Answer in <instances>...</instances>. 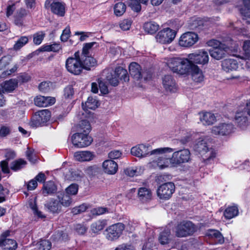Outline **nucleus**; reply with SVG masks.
Wrapping results in <instances>:
<instances>
[{
  "label": "nucleus",
  "instance_id": "nucleus-63",
  "mask_svg": "<svg viewBox=\"0 0 250 250\" xmlns=\"http://www.w3.org/2000/svg\"><path fill=\"white\" fill-rule=\"evenodd\" d=\"M71 32L70 28L66 27L62 31L61 36V40L63 42H66L70 37Z\"/></svg>",
  "mask_w": 250,
  "mask_h": 250
},
{
  "label": "nucleus",
  "instance_id": "nucleus-28",
  "mask_svg": "<svg viewBox=\"0 0 250 250\" xmlns=\"http://www.w3.org/2000/svg\"><path fill=\"white\" fill-rule=\"evenodd\" d=\"M189 72L191 73L192 80L196 83H200L204 80L202 71L196 65L191 64Z\"/></svg>",
  "mask_w": 250,
  "mask_h": 250
},
{
  "label": "nucleus",
  "instance_id": "nucleus-7",
  "mask_svg": "<svg viewBox=\"0 0 250 250\" xmlns=\"http://www.w3.org/2000/svg\"><path fill=\"white\" fill-rule=\"evenodd\" d=\"M196 230L197 228L192 222L184 220L175 226L174 233L177 237H187L192 235Z\"/></svg>",
  "mask_w": 250,
  "mask_h": 250
},
{
  "label": "nucleus",
  "instance_id": "nucleus-55",
  "mask_svg": "<svg viewBox=\"0 0 250 250\" xmlns=\"http://www.w3.org/2000/svg\"><path fill=\"white\" fill-rule=\"evenodd\" d=\"M128 6L134 11L139 12L141 9V6L138 0H128Z\"/></svg>",
  "mask_w": 250,
  "mask_h": 250
},
{
  "label": "nucleus",
  "instance_id": "nucleus-8",
  "mask_svg": "<svg viewBox=\"0 0 250 250\" xmlns=\"http://www.w3.org/2000/svg\"><path fill=\"white\" fill-rule=\"evenodd\" d=\"M190 159V152L188 149L175 151L172 154V167H177L182 164L188 163Z\"/></svg>",
  "mask_w": 250,
  "mask_h": 250
},
{
  "label": "nucleus",
  "instance_id": "nucleus-54",
  "mask_svg": "<svg viewBox=\"0 0 250 250\" xmlns=\"http://www.w3.org/2000/svg\"><path fill=\"white\" fill-rule=\"evenodd\" d=\"M12 61V57L10 55L3 56L0 60V70L5 68Z\"/></svg>",
  "mask_w": 250,
  "mask_h": 250
},
{
  "label": "nucleus",
  "instance_id": "nucleus-49",
  "mask_svg": "<svg viewBox=\"0 0 250 250\" xmlns=\"http://www.w3.org/2000/svg\"><path fill=\"white\" fill-rule=\"evenodd\" d=\"M126 6L123 2L116 3L114 7V14L117 16H122L125 11Z\"/></svg>",
  "mask_w": 250,
  "mask_h": 250
},
{
  "label": "nucleus",
  "instance_id": "nucleus-45",
  "mask_svg": "<svg viewBox=\"0 0 250 250\" xmlns=\"http://www.w3.org/2000/svg\"><path fill=\"white\" fill-rule=\"evenodd\" d=\"M26 162L22 159L14 161L10 165V168L15 171H18L24 167L26 165Z\"/></svg>",
  "mask_w": 250,
  "mask_h": 250
},
{
  "label": "nucleus",
  "instance_id": "nucleus-40",
  "mask_svg": "<svg viewBox=\"0 0 250 250\" xmlns=\"http://www.w3.org/2000/svg\"><path fill=\"white\" fill-rule=\"evenodd\" d=\"M58 201L60 205L65 207L70 206L72 203V199L70 196L66 193H60L58 196Z\"/></svg>",
  "mask_w": 250,
  "mask_h": 250
},
{
  "label": "nucleus",
  "instance_id": "nucleus-3",
  "mask_svg": "<svg viewBox=\"0 0 250 250\" xmlns=\"http://www.w3.org/2000/svg\"><path fill=\"white\" fill-rule=\"evenodd\" d=\"M103 78L110 85L116 86L119 84V79L124 82L129 81V76L127 70L122 67L116 68L114 71L109 69H104L102 73Z\"/></svg>",
  "mask_w": 250,
  "mask_h": 250
},
{
  "label": "nucleus",
  "instance_id": "nucleus-32",
  "mask_svg": "<svg viewBox=\"0 0 250 250\" xmlns=\"http://www.w3.org/2000/svg\"><path fill=\"white\" fill-rule=\"evenodd\" d=\"M105 220H99L92 223L90 226V230L92 233L99 234L106 226Z\"/></svg>",
  "mask_w": 250,
  "mask_h": 250
},
{
  "label": "nucleus",
  "instance_id": "nucleus-47",
  "mask_svg": "<svg viewBox=\"0 0 250 250\" xmlns=\"http://www.w3.org/2000/svg\"><path fill=\"white\" fill-rule=\"evenodd\" d=\"M28 42V38L26 36L21 37L16 42L13 46L14 50H20L21 47L24 46Z\"/></svg>",
  "mask_w": 250,
  "mask_h": 250
},
{
  "label": "nucleus",
  "instance_id": "nucleus-26",
  "mask_svg": "<svg viewBox=\"0 0 250 250\" xmlns=\"http://www.w3.org/2000/svg\"><path fill=\"white\" fill-rule=\"evenodd\" d=\"M18 244L11 239H0V250H16Z\"/></svg>",
  "mask_w": 250,
  "mask_h": 250
},
{
  "label": "nucleus",
  "instance_id": "nucleus-30",
  "mask_svg": "<svg viewBox=\"0 0 250 250\" xmlns=\"http://www.w3.org/2000/svg\"><path fill=\"white\" fill-rule=\"evenodd\" d=\"M48 211L52 213H59L62 209V206L58 200H51L45 204Z\"/></svg>",
  "mask_w": 250,
  "mask_h": 250
},
{
  "label": "nucleus",
  "instance_id": "nucleus-46",
  "mask_svg": "<svg viewBox=\"0 0 250 250\" xmlns=\"http://www.w3.org/2000/svg\"><path fill=\"white\" fill-rule=\"evenodd\" d=\"M51 243L47 240H42L36 244L37 250H50L51 248Z\"/></svg>",
  "mask_w": 250,
  "mask_h": 250
},
{
  "label": "nucleus",
  "instance_id": "nucleus-36",
  "mask_svg": "<svg viewBox=\"0 0 250 250\" xmlns=\"http://www.w3.org/2000/svg\"><path fill=\"white\" fill-rule=\"evenodd\" d=\"M138 195L142 201L146 202L151 199L152 193L149 188L143 187L139 188Z\"/></svg>",
  "mask_w": 250,
  "mask_h": 250
},
{
  "label": "nucleus",
  "instance_id": "nucleus-17",
  "mask_svg": "<svg viewBox=\"0 0 250 250\" xmlns=\"http://www.w3.org/2000/svg\"><path fill=\"white\" fill-rule=\"evenodd\" d=\"M46 8H50L51 12L58 16L63 17L65 14V6L62 2L52 0H47L45 3Z\"/></svg>",
  "mask_w": 250,
  "mask_h": 250
},
{
  "label": "nucleus",
  "instance_id": "nucleus-64",
  "mask_svg": "<svg viewBox=\"0 0 250 250\" xmlns=\"http://www.w3.org/2000/svg\"><path fill=\"white\" fill-rule=\"evenodd\" d=\"M131 24V21L129 20H124L120 23V27L123 30H129Z\"/></svg>",
  "mask_w": 250,
  "mask_h": 250
},
{
  "label": "nucleus",
  "instance_id": "nucleus-2",
  "mask_svg": "<svg viewBox=\"0 0 250 250\" xmlns=\"http://www.w3.org/2000/svg\"><path fill=\"white\" fill-rule=\"evenodd\" d=\"M194 149L201 155L206 164L212 163L216 155L215 150L208 144L206 137H200L196 140Z\"/></svg>",
  "mask_w": 250,
  "mask_h": 250
},
{
  "label": "nucleus",
  "instance_id": "nucleus-58",
  "mask_svg": "<svg viewBox=\"0 0 250 250\" xmlns=\"http://www.w3.org/2000/svg\"><path fill=\"white\" fill-rule=\"evenodd\" d=\"M45 36V34L43 32H39L36 33L33 35V42L35 44L37 45L40 44L44 37Z\"/></svg>",
  "mask_w": 250,
  "mask_h": 250
},
{
  "label": "nucleus",
  "instance_id": "nucleus-50",
  "mask_svg": "<svg viewBox=\"0 0 250 250\" xmlns=\"http://www.w3.org/2000/svg\"><path fill=\"white\" fill-rule=\"evenodd\" d=\"M243 50L244 55L242 59L250 60V40H247L244 42Z\"/></svg>",
  "mask_w": 250,
  "mask_h": 250
},
{
  "label": "nucleus",
  "instance_id": "nucleus-60",
  "mask_svg": "<svg viewBox=\"0 0 250 250\" xmlns=\"http://www.w3.org/2000/svg\"><path fill=\"white\" fill-rule=\"evenodd\" d=\"M78 190V186L76 184H71L66 189V194L69 195H75L77 193Z\"/></svg>",
  "mask_w": 250,
  "mask_h": 250
},
{
  "label": "nucleus",
  "instance_id": "nucleus-9",
  "mask_svg": "<svg viewBox=\"0 0 250 250\" xmlns=\"http://www.w3.org/2000/svg\"><path fill=\"white\" fill-rule=\"evenodd\" d=\"M125 225L118 223L109 226L105 230V237L110 241L117 240L122 234L125 229Z\"/></svg>",
  "mask_w": 250,
  "mask_h": 250
},
{
  "label": "nucleus",
  "instance_id": "nucleus-13",
  "mask_svg": "<svg viewBox=\"0 0 250 250\" xmlns=\"http://www.w3.org/2000/svg\"><path fill=\"white\" fill-rule=\"evenodd\" d=\"M175 189L172 182H167L160 186L157 190V196L162 200H168L172 196Z\"/></svg>",
  "mask_w": 250,
  "mask_h": 250
},
{
  "label": "nucleus",
  "instance_id": "nucleus-25",
  "mask_svg": "<svg viewBox=\"0 0 250 250\" xmlns=\"http://www.w3.org/2000/svg\"><path fill=\"white\" fill-rule=\"evenodd\" d=\"M200 120L204 125H211L216 121L215 115L210 112H203L199 114Z\"/></svg>",
  "mask_w": 250,
  "mask_h": 250
},
{
  "label": "nucleus",
  "instance_id": "nucleus-41",
  "mask_svg": "<svg viewBox=\"0 0 250 250\" xmlns=\"http://www.w3.org/2000/svg\"><path fill=\"white\" fill-rule=\"evenodd\" d=\"M170 229H165L159 234L158 237L159 243L162 245H166L168 244L170 240Z\"/></svg>",
  "mask_w": 250,
  "mask_h": 250
},
{
  "label": "nucleus",
  "instance_id": "nucleus-61",
  "mask_svg": "<svg viewBox=\"0 0 250 250\" xmlns=\"http://www.w3.org/2000/svg\"><path fill=\"white\" fill-rule=\"evenodd\" d=\"M67 235L62 231H58L53 235V239L56 241H63L67 239Z\"/></svg>",
  "mask_w": 250,
  "mask_h": 250
},
{
  "label": "nucleus",
  "instance_id": "nucleus-4",
  "mask_svg": "<svg viewBox=\"0 0 250 250\" xmlns=\"http://www.w3.org/2000/svg\"><path fill=\"white\" fill-rule=\"evenodd\" d=\"M149 146L140 144L133 146L131 149V153L132 155L137 157H146L149 155H159L166 153H170L174 151V149L169 147H164L154 149L149 151Z\"/></svg>",
  "mask_w": 250,
  "mask_h": 250
},
{
  "label": "nucleus",
  "instance_id": "nucleus-20",
  "mask_svg": "<svg viewBox=\"0 0 250 250\" xmlns=\"http://www.w3.org/2000/svg\"><path fill=\"white\" fill-rule=\"evenodd\" d=\"M152 165L160 169H165L169 167H172L171 158H168L163 156L158 157L157 159L151 162Z\"/></svg>",
  "mask_w": 250,
  "mask_h": 250
},
{
  "label": "nucleus",
  "instance_id": "nucleus-52",
  "mask_svg": "<svg viewBox=\"0 0 250 250\" xmlns=\"http://www.w3.org/2000/svg\"><path fill=\"white\" fill-rule=\"evenodd\" d=\"M89 208V205L86 204H83L79 206H77L72 208L71 209V212L74 215H77L84 212Z\"/></svg>",
  "mask_w": 250,
  "mask_h": 250
},
{
  "label": "nucleus",
  "instance_id": "nucleus-29",
  "mask_svg": "<svg viewBox=\"0 0 250 250\" xmlns=\"http://www.w3.org/2000/svg\"><path fill=\"white\" fill-rule=\"evenodd\" d=\"M6 160L2 161L0 162V167L1 170L4 173H9L10 172L8 167V163L7 160L14 159L16 157L15 151L12 150H7L5 153Z\"/></svg>",
  "mask_w": 250,
  "mask_h": 250
},
{
  "label": "nucleus",
  "instance_id": "nucleus-21",
  "mask_svg": "<svg viewBox=\"0 0 250 250\" xmlns=\"http://www.w3.org/2000/svg\"><path fill=\"white\" fill-rule=\"evenodd\" d=\"M102 167L104 173L109 174H115L118 171V164L113 160H106L102 164Z\"/></svg>",
  "mask_w": 250,
  "mask_h": 250
},
{
  "label": "nucleus",
  "instance_id": "nucleus-5",
  "mask_svg": "<svg viewBox=\"0 0 250 250\" xmlns=\"http://www.w3.org/2000/svg\"><path fill=\"white\" fill-rule=\"evenodd\" d=\"M166 63L173 72L180 75H185L189 72L192 64L188 58L179 57L169 58Z\"/></svg>",
  "mask_w": 250,
  "mask_h": 250
},
{
  "label": "nucleus",
  "instance_id": "nucleus-1",
  "mask_svg": "<svg viewBox=\"0 0 250 250\" xmlns=\"http://www.w3.org/2000/svg\"><path fill=\"white\" fill-rule=\"evenodd\" d=\"M225 42L224 44H222L215 40H211L208 42L209 46L213 47L209 50L212 58L220 60L226 56L229 50H236L239 46V43L231 39H229Z\"/></svg>",
  "mask_w": 250,
  "mask_h": 250
},
{
  "label": "nucleus",
  "instance_id": "nucleus-51",
  "mask_svg": "<svg viewBox=\"0 0 250 250\" xmlns=\"http://www.w3.org/2000/svg\"><path fill=\"white\" fill-rule=\"evenodd\" d=\"M11 128L10 126L3 125L0 127V138H6L11 133Z\"/></svg>",
  "mask_w": 250,
  "mask_h": 250
},
{
  "label": "nucleus",
  "instance_id": "nucleus-59",
  "mask_svg": "<svg viewBox=\"0 0 250 250\" xmlns=\"http://www.w3.org/2000/svg\"><path fill=\"white\" fill-rule=\"evenodd\" d=\"M138 168L134 167H129L126 168L124 169V172L125 175L130 176L133 177L138 175L139 172L138 171Z\"/></svg>",
  "mask_w": 250,
  "mask_h": 250
},
{
  "label": "nucleus",
  "instance_id": "nucleus-11",
  "mask_svg": "<svg viewBox=\"0 0 250 250\" xmlns=\"http://www.w3.org/2000/svg\"><path fill=\"white\" fill-rule=\"evenodd\" d=\"M92 138L88 134L77 132L71 136L73 145L79 148L89 146L92 142Z\"/></svg>",
  "mask_w": 250,
  "mask_h": 250
},
{
  "label": "nucleus",
  "instance_id": "nucleus-62",
  "mask_svg": "<svg viewBox=\"0 0 250 250\" xmlns=\"http://www.w3.org/2000/svg\"><path fill=\"white\" fill-rule=\"evenodd\" d=\"M98 169V167L96 165H93L85 168L84 171L87 175L91 176L97 172Z\"/></svg>",
  "mask_w": 250,
  "mask_h": 250
},
{
  "label": "nucleus",
  "instance_id": "nucleus-34",
  "mask_svg": "<svg viewBox=\"0 0 250 250\" xmlns=\"http://www.w3.org/2000/svg\"><path fill=\"white\" fill-rule=\"evenodd\" d=\"M209 238L213 239L217 244H223L224 242V238L222 234L217 230L209 229L206 233Z\"/></svg>",
  "mask_w": 250,
  "mask_h": 250
},
{
  "label": "nucleus",
  "instance_id": "nucleus-15",
  "mask_svg": "<svg viewBox=\"0 0 250 250\" xmlns=\"http://www.w3.org/2000/svg\"><path fill=\"white\" fill-rule=\"evenodd\" d=\"M188 58L191 63H193L204 65L208 63L209 57L208 53L203 50H201L197 52L190 54Z\"/></svg>",
  "mask_w": 250,
  "mask_h": 250
},
{
  "label": "nucleus",
  "instance_id": "nucleus-24",
  "mask_svg": "<svg viewBox=\"0 0 250 250\" xmlns=\"http://www.w3.org/2000/svg\"><path fill=\"white\" fill-rule=\"evenodd\" d=\"M18 81L15 79H11L6 81L0 84V91L2 93L11 92L18 86Z\"/></svg>",
  "mask_w": 250,
  "mask_h": 250
},
{
  "label": "nucleus",
  "instance_id": "nucleus-39",
  "mask_svg": "<svg viewBox=\"0 0 250 250\" xmlns=\"http://www.w3.org/2000/svg\"><path fill=\"white\" fill-rule=\"evenodd\" d=\"M238 212L236 206H229L225 210L224 216L227 219H230L237 216Z\"/></svg>",
  "mask_w": 250,
  "mask_h": 250
},
{
  "label": "nucleus",
  "instance_id": "nucleus-57",
  "mask_svg": "<svg viewBox=\"0 0 250 250\" xmlns=\"http://www.w3.org/2000/svg\"><path fill=\"white\" fill-rule=\"evenodd\" d=\"M26 156L31 163L34 164L37 161V158L33 149H31L29 147H28L27 150L26 151Z\"/></svg>",
  "mask_w": 250,
  "mask_h": 250
},
{
  "label": "nucleus",
  "instance_id": "nucleus-42",
  "mask_svg": "<svg viewBox=\"0 0 250 250\" xmlns=\"http://www.w3.org/2000/svg\"><path fill=\"white\" fill-rule=\"evenodd\" d=\"M77 129L78 132L88 134L91 130L90 124L86 120H82L78 125Z\"/></svg>",
  "mask_w": 250,
  "mask_h": 250
},
{
  "label": "nucleus",
  "instance_id": "nucleus-43",
  "mask_svg": "<svg viewBox=\"0 0 250 250\" xmlns=\"http://www.w3.org/2000/svg\"><path fill=\"white\" fill-rule=\"evenodd\" d=\"M83 174L78 170H69L66 173L65 177L67 180L71 181H78L82 177Z\"/></svg>",
  "mask_w": 250,
  "mask_h": 250
},
{
  "label": "nucleus",
  "instance_id": "nucleus-19",
  "mask_svg": "<svg viewBox=\"0 0 250 250\" xmlns=\"http://www.w3.org/2000/svg\"><path fill=\"white\" fill-rule=\"evenodd\" d=\"M95 156L94 153L89 151H78L74 153L75 160L81 162L90 161Z\"/></svg>",
  "mask_w": 250,
  "mask_h": 250
},
{
  "label": "nucleus",
  "instance_id": "nucleus-37",
  "mask_svg": "<svg viewBox=\"0 0 250 250\" xmlns=\"http://www.w3.org/2000/svg\"><path fill=\"white\" fill-rule=\"evenodd\" d=\"M28 205L35 215L40 218H44L45 217V216L41 211L38 210L36 198L30 199L28 201Z\"/></svg>",
  "mask_w": 250,
  "mask_h": 250
},
{
  "label": "nucleus",
  "instance_id": "nucleus-12",
  "mask_svg": "<svg viewBox=\"0 0 250 250\" xmlns=\"http://www.w3.org/2000/svg\"><path fill=\"white\" fill-rule=\"evenodd\" d=\"M176 32L169 28H164L160 31L156 35L157 42L161 44H169L175 39Z\"/></svg>",
  "mask_w": 250,
  "mask_h": 250
},
{
  "label": "nucleus",
  "instance_id": "nucleus-31",
  "mask_svg": "<svg viewBox=\"0 0 250 250\" xmlns=\"http://www.w3.org/2000/svg\"><path fill=\"white\" fill-rule=\"evenodd\" d=\"M129 73L135 79L139 80L142 77L140 65L135 62H131L129 66Z\"/></svg>",
  "mask_w": 250,
  "mask_h": 250
},
{
  "label": "nucleus",
  "instance_id": "nucleus-6",
  "mask_svg": "<svg viewBox=\"0 0 250 250\" xmlns=\"http://www.w3.org/2000/svg\"><path fill=\"white\" fill-rule=\"evenodd\" d=\"M65 68L68 72L75 75H79L82 73L83 68L79 51L76 52L73 56L66 60Z\"/></svg>",
  "mask_w": 250,
  "mask_h": 250
},
{
  "label": "nucleus",
  "instance_id": "nucleus-23",
  "mask_svg": "<svg viewBox=\"0 0 250 250\" xmlns=\"http://www.w3.org/2000/svg\"><path fill=\"white\" fill-rule=\"evenodd\" d=\"M163 85L167 91L175 92L177 87L174 80L170 75H166L163 79Z\"/></svg>",
  "mask_w": 250,
  "mask_h": 250
},
{
  "label": "nucleus",
  "instance_id": "nucleus-56",
  "mask_svg": "<svg viewBox=\"0 0 250 250\" xmlns=\"http://www.w3.org/2000/svg\"><path fill=\"white\" fill-rule=\"evenodd\" d=\"M18 69V65L15 64L12 68L10 69H7L1 73L0 75V79H5L7 77L10 76L13 73L17 71Z\"/></svg>",
  "mask_w": 250,
  "mask_h": 250
},
{
  "label": "nucleus",
  "instance_id": "nucleus-48",
  "mask_svg": "<svg viewBox=\"0 0 250 250\" xmlns=\"http://www.w3.org/2000/svg\"><path fill=\"white\" fill-rule=\"evenodd\" d=\"M243 5L241 10L242 15L247 18H250V0H243Z\"/></svg>",
  "mask_w": 250,
  "mask_h": 250
},
{
  "label": "nucleus",
  "instance_id": "nucleus-53",
  "mask_svg": "<svg viewBox=\"0 0 250 250\" xmlns=\"http://www.w3.org/2000/svg\"><path fill=\"white\" fill-rule=\"evenodd\" d=\"M95 44V42H91L84 43L83 44L82 52L81 54L80 55V56H86V55L89 56L90 50Z\"/></svg>",
  "mask_w": 250,
  "mask_h": 250
},
{
  "label": "nucleus",
  "instance_id": "nucleus-38",
  "mask_svg": "<svg viewBox=\"0 0 250 250\" xmlns=\"http://www.w3.org/2000/svg\"><path fill=\"white\" fill-rule=\"evenodd\" d=\"M42 194L44 196L52 194L57 191V187L52 181H48L43 185L42 188Z\"/></svg>",
  "mask_w": 250,
  "mask_h": 250
},
{
  "label": "nucleus",
  "instance_id": "nucleus-10",
  "mask_svg": "<svg viewBox=\"0 0 250 250\" xmlns=\"http://www.w3.org/2000/svg\"><path fill=\"white\" fill-rule=\"evenodd\" d=\"M51 117V113L47 109H43L35 113L30 125L33 127L42 126L48 121Z\"/></svg>",
  "mask_w": 250,
  "mask_h": 250
},
{
  "label": "nucleus",
  "instance_id": "nucleus-22",
  "mask_svg": "<svg viewBox=\"0 0 250 250\" xmlns=\"http://www.w3.org/2000/svg\"><path fill=\"white\" fill-rule=\"evenodd\" d=\"M55 99L52 97L38 96L34 99L35 104L39 107H46L54 104Z\"/></svg>",
  "mask_w": 250,
  "mask_h": 250
},
{
  "label": "nucleus",
  "instance_id": "nucleus-16",
  "mask_svg": "<svg viewBox=\"0 0 250 250\" xmlns=\"http://www.w3.org/2000/svg\"><path fill=\"white\" fill-rule=\"evenodd\" d=\"M233 128L231 124L221 123L212 127L211 132L214 135L226 136L231 133Z\"/></svg>",
  "mask_w": 250,
  "mask_h": 250
},
{
  "label": "nucleus",
  "instance_id": "nucleus-18",
  "mask_svg": "<svg viewBox=\"0 0 250 250\" xmlns=\"http://www.w3.org/2000/svg\"><path fill=\"white\" fill-rule=\"evenodd\" d=\"M234 121L237 126L242 129H246L250 124L246 112L241 109H238L236 111L234 117Z\"/></svg>",
  "mask_w": 250,
  "mask_h": 250
},
{
  "label": "nucleus",
  "instance_id": "nucleus-14",
  "mask_svg": "<svg viewBox=\"0 0 250 250\" xmlns=\"http://www.w3.org/2000/svg\"><path fill=\"white\" fill-rule=\"evenodd\" d=\"M198 36L192 32H188L183 34L179 40L181 46L189 47L192 46L198 41Z\"/></svg>",
  "mask_w": 250,
  "mask_h": 250
},
{
  "label": "nucleus",
  "instance_id": "nucleus-35",
  "mask_svg": "<svg viewBox=\"0 0 250 250\" xmlns=\"http://www.w3.org/2000/svg\"><path fill=\"white\" fill-rule=\"evenodd\" d=\"M100 105L99 101L95 98L89 97L84 104H82L83 109L86 111L88 109H95Z\"/></svg>",
  "mask_w": 250,
  "mask_h": 250
},
{
  "label": "nucleus",
  "instance_id": "nucleus-27",
  "mask_svg": "<svg viewBox=\"0 0 250 250\" xmlns=\"http://www.w3.org/2000/svg\"><path fill=\"white\" fill-rule=\"evenodd\" d=\"M222 69L226 72H231L236 70L238 68L237 61L233 59H226L222 63Z\"/></svg>",
  "mask_w": 250,
  "mask_h": 250
},
{
  "label": "nucleus",
  "instance_id": "nucleus-33",
  "mask_svg": "<svg viewBox=\"0 0 250 250\" xmlns=\"http://www.w3.org/2000/svg\"><path fill=\"white\" fill-rule=\"evenodd\" d=\"M82 61V65L83 69L87 70H90L91 67H93L96 65V60L91 56H80Z\"/></svg>",
  "mask_w": 250,
  "mask_h": 250
},
{
  "label": "nucleus",
  "instance_id": "nucleus-44",
  "mask_svg": "<svg viewBox=\"0 0 250 250\" xmlns=\"http://www.w3.org/2000/svg\"><path fill=\"white\" fill-rule=\"evenodd\" d=\"M159 27V25L153 21L146 22L144 25L145 31L151 34H154L158 31Z\"/></svg>",
  "mask_w": 250,
  "mask_h": 250
}]
</instances>
